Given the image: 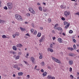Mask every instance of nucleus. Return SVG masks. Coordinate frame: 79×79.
<instances>
[{
    "label": "nucleus",
    "mask_w": 79,
    "mask_h": 79,
    "mask_svg": "<svg viewBox=\"0 0 79 79\" xmlns=\"http://www.w3.org/2000/svg\"><path fill=\"white\" fill-rule=\"evenodd\" d=\"M69 55L71 56H75V55H74V54L72 53H69Z\"/></svg>",
    "instance_id": "4468645a"
},
{
    "label": "nucleus",
    "mask_w": 79,
    "mask_h": 79,
    "mask_svg": "<svg viewBox=\"0 0 79 79\" xmlns=\"http://www.w3.org/2000/svg\"><path fill=\"white\" fill-rule=\"evenodd\" d=\"M48 52H53V49H51V48H48Z\"/></svg>",
    "instance_id": "9b49d317"
},
{
    "label": "nucleus",
    "mask_w": 79,
    "mask_h": 79,
    "mask_svg": "<svg viewBox=\"0 0 79 79\" xmlns=\"http://www.w3.org/2000/svg\"><path fill=\"white\" fill-rule=\"evenodd\" d=\"M62 20H63V21H64L65 20V19L64 17H62L61 18Z\"/></svg>",
    "instance_id": "4c0bfd02"
},
{
    "label": "nucleus",
    "mask_w": 79,
    "mask_h": 79,
    "mask_svg": "<svg viewBox=\"0 0 79 79\" xmlns=\"http://www.w3.org/2000/svg\"><path fill=\"white\" fill-rule=\"evenodd\" d=\"M41 64H42V65H44V62H41Z\"/></svg>",
    "instance_id": "5fc2aeb1"
},
{
    "label": "nucleus",
    "mask_w": 79,
    "mask_h": 79,
    "mask_svg": "<svg viewBox=\"0 0 79 79\" xmlns=\"http://www.w3.org/2000/svg\"><path fill=\"white\" fill-rule=\"evenodd\" d=\"M52 77H51V75H48V79H51Z\"/></svg>",
    "instance_id": "cd10ccee"
},
{
    "label": "nucleus",
    "mask_w": 79,
    "mask_h": 79,
    "mask_svg": "<svg viewBox=\"0 0 79 79\" xmlns=\"http://www.w3.org/2000/svg\"><path fill=\"white\" fill-rule=\"evenodd\" d=\"M41 72H42V73H44V69H41Z\"/></svg>",
    "instance_id": "a18cd8bd"
},
{
    "label": "nucleus",
    "mask_w": 79,
    "mask_h": 79,
    "mask_svg": "<svg viewBox=\"0 0 79 79\" xmlns=\"http://www.w3.org/2000/svg\"><path fill=\"white\" fill-rule=\"evenodd\" d=\"M47 73L46 72H44L43 74V76H45L47 75Z\"/></svg>",
    "instance_id": "2eb2a0df"
},
{
    "label": "nucleus",
    "mask_w": 79,
    "mask_h": 79,
    "mask_svg": "<svg viewBox=\"0 0 79 79\" xmlns=\"http://www.w3.org/2000/svg\"><path fill=\"white\" fill-rule=\"evenodd\" d=\"M25 24H28V22H25Z\"/></svg>",
    "instance_id": "69168bd1"
},
{
    "label": "nucleus",
    "mask_w": 79,
    "mask_h": 79,
    "mask_svg": "<svg viewBox=\"0 0 79 79\" xmlns=\"http://www.w3.org/2000/svg\"><path fill=\"white\" fill-rule=\"evenodd\" d=\"M41 36V33H39L37 35V37H40Z\"/></svg>",
    "instance_id": "412c9836"
},
{
    "label": "nucleus",
    "mask_w": 79,
    "mask_h": 79,
    "mask_svg": "<svg viewBox=\"0 0 79 79\" xmlns=\"http://www.w3.org/2000/svg\"><path fill=\"white\" fill-rule=\"evenodd\" d=\"M37 31H34V34L35 35H36V34H37Z\"/></svg>",
    "instance_id": "bb28decb"
},
{
    "label": "nucleus",
    "mask_w": 79,
    "mask_h": 79,
    "mask_svg": "<svg viewBox=\"0 0 79 79\" xmlns=\"http://www.w3.org/2000/svg\"><path fill=\"white\" fill-rule=\"evenodd\" d=\"M15 36H16V35H15V34H14V35H13V37L14 38H15Z\"/></svg>",
    "instance_id": "c03bdc74"
},
{
    "label": "nucleus",
    "mask_w": 79,
    "mask_h": 79,
    "mask_svg": "<svg viewBox=\"0 0 79 79\" xmlns=\"http://www.w3.org/2000/svg\"><path fill=\"white\" fill-rule=\"evenodd\" d=\"M15 17L18 21H23V18L21 15L18 14H16L15 15Z\"/></svg>",
    "instance_id": "f257e3e1"
},
{
    "label": "nucleus",
    "mask_w": 79,
    "mask_h": 79,
    "mask_svg": "<svg viewBox=\"0 0 79 79\" xmlns=\"http://www.w3.org/2000/svg\"><path fill=\"white\" fill-rule=\"evenodd\" d=\"M26 16H30V13H27V14H26Z\"/></svg>",
    "instance_id": "c756f323"
},
{
    "label": "nucleus",
    "mask_w": 79,
    "mask_h": 79,
    "mask_svg": "<svg viewBox=\"0 0 79 79\" xmlns=\"http://www.w3.org/2000/svg\"><path fill=\"white\" fill-rule=\"evenodd\" d=\"M48 21H50H50H51V19H49L48 20Z\"/></svg>",
    "instance_id": "052dcab7"
},
{
    "label": "nucleus",
    "mask_w": 79,
    "mask_h": 79,
    "mask_svg": "<svg viewBox=\"0 0 79 79\" xmlns=\"http://www.w3.org/2000/svg\"><path fill=\"white\" fill-rule=\"evenodd\" d=\"M69 63L70 65H72V64H73V61L72 60H69Z\"/></svg>",
    "instance_id": "0eeeda50"
},
{
    "label": "nucleus",
    "mask_w": 79,
    "mask_h": 79,
    "mask_svg": "<svg viewBox=\"0 0 79 79\" xmlns=\"http://www.w3.org/2000/svg\"><path fill=\"white\" fill-rule=\"evenodd\" d=\"M43 11L44 12H46V11H47V9H43Z\"/></svg>",
    "instance_id": "37998d69"
},
{
    "label": "nucleus",
    "mask_w": 79,
    "mask_h": 79,
    "mask_svg": "<svg viewBox=\"0 0 79 79\" xmlns=\"http://www.w3.org/2000/svg\"><path fill=\"white\" fill-rule=\"evenodd\" d=\"M31 12V13H32V14H33V15H35V11H34V10H32Z\"/></svg>",
    "instance_id": "5701e85b"
},
{
    "label": "nucleus",
    "mask_w": 79,
    "mask_h": 79,
    "mask_svg": "<svg viewBox=\"0 0 79 79\" xmlns=\"http://www.w3.org/2000/svg\"><path fill=\"white\" fill-rule=\"evenodd\" d=\"M22 54V53L21 52H19V55H21Z\"/></svg>",
    "instance_id": "13d9d810"
},
{
    "label": "nucleus",
    "mask_w": 79,
    "mask_h": 79,
    "mask_svg": "<svg viewBox=\"0 0 79 79\" xmlns=\"http://www.w3.org/2000/svg\"><path fill=\"white\" fill-rule=\"evenodd\" d=\"M13 48L14 50H16V47L14 46L13 47Z\"/></svg>",
    "instance_id": "a878e982"
},
{
    "label": "nucleus",
    "mask_w": 79,
    "mask_h": 79,
    "mask_svg": "<svg viewBox=\"0 0 79 79\" xmlns=\"http://www.w3.org/2000/svg\"><path fill=\"white\" fill-rule=\"evenodd\" d=\"M19 58V55H18L16 56V60H18Z\"/></svg>",
    "instance_id": "393cba45"
},
{
    "label": "nucleus",
    "mask_w": 79,
    "mask_h": 79,
    "mask_svg": "<svg viewBox=\"0 0 79 79\" xmlns=\"http://www.w3.org/2000/svg\"><path fill=\"white\" fill-rule=\"evenodd\" d=\"M24 61L26 64H27V65H29V64H28L27 62L25 61Z\"/></svg>",
    "instance_id": "473e14b6"
},
{
    "label": "nucleus",
    "mask_w": 79,
    "mask_h": 79,
    "mask_svg": "<svg viewBox=\"0 0 79 79\" xmlns=\"http://www.w3.org/2000/svg\"><path fill=\"white\" fill-rule=\"evenodd\" d=\"M40 29L41 30H43V27H40Z\"/></svg>",
    "instance_id": "4d7b16f0"
},
{
    "label": "nucleus",
    "mask_w": 79,
    "mask_h": 79,
    "mask_svg": "<svg viewBox=\"0 0 79 79\" xmlns=\"http://www.w3.org/2000/svg\"><path fill=\"white\" fill-rule=\"evenodd\" d=\"M58 40L59 43H62V41L61 40V39L60 38H59L58 39Z\"/></svg>",
    "instance_id": "1a4fd4ad"
},
{
    "label": "nucleus",
    "mask_w": 79,
    "mask_h": 79,
    "mask_svg": "<svg viewBox=\"0 0 79 79\" xmlns=\"http://www.w3.org/2000/svg\"><path fill=\"white\" fill-rule=\"evenodd\" d=\"M31 59L32 63H33V64H34V63H35V61H34L35 58L33 57H31Z\"/></svg>",
    "instance_id": "423d86ee"
},
{
    "label": "nucleus",
    "mask_w": 79,
    "mask_h": 79,
    "mask_svg": "<svg viewBox=\"0 0 79 79\" xmlns=\"http://www.w3.org/2000/svg\"><path fill=\"white\" fill-rule=\"evenodd\" d=\"M17 69V70H19L20 69V68H18V67Z\"/></svg>",
    "instance_id": "680f3d73"
},
{
    "label": "nucleus",
    "mask_w": 79,
    "mask_h": 79,
    "mask_svg": "<svg viewBox=\"0 0 79 79\" xmlns=\"http://www.w3.org/2000/svg\"><path fill=\"white\" fill-rule=\"evenodd\" d=\"M52 59L54 61H56V63H61V62L59 60L55 58V57H52Z\"/></svg>",
    "instance_id": "7ed1b4c3"
},
{
    "label": "nucleus",
    "mask_w": 79,
    "mask_h": 79,
    "mask_svg": "<svg viewBox=\"0 0 79 79\" xmlns=\"http://www.w3.org/2000/svg\"><path fill=\"white\" fill-rule=\"evenodd\" d=\"M15 35L16 36H19V32H16L15 33Z\"/></svg>",
    "instance_id": "6ab92c4d"
},
{
    "label": "nucleus",
    "mask_w": 79,
    "mask_h": 79,
    "mask_svg": "<svg viewBox=\"0 0 79 79\" xmlns=\"http://www.w3.org/2000/svg\"><path fill=\"white\" fill-rule=\"evenodd\" d=\"M70 50L71 51H73V50H74V49L72 48H70Z\"/></svg>",
    "instance_id": "79ce46f5"
},
{
    "label": "nucleus",
    "mask_w": 79,
    "mask_h": 79,
    "mask_svg": "<svg viewBox=\"0 0 79 79\" xmlns=\"http://www.w3.org/2000/svg\"><path fill=\"white\" fill-rule=\"evenodd\" d=\"M57 30H58V31H63V29H62V28H61L60 27H58L57 28Z\"/></svg>",
    "instance_id": "a211bd4d"
},
{
    "label": "nucleus",
    "mask_w": 79,
    "mask_h": 79,
    "mask_svg": "<svg viewBox=\"0 0 79 79\" xmlns=\"http://www.w3.org/2000/svg\"><path fill=\"white\" fill-rule=\"evenodd\" d=\"M62 34L63 35H64V36H65V35H66L65 34V33H63Z\"/></svg>",
    "instance_id": "864d4df0"
},
{
    "label": "nucleus",
    "mask_w": 79,
    "mask_h": 79,
    "mask_svg": "<svg viewBox=\"0 0 79 79\" xmlns=\"http://www.w3.org/2000/svg\"><path fill=\"white\" fill-rule=\"evenodd\" d=\"M58 26V24H56L55 25L54 27L55 29H58V27H57V26Z\"/></svg>",
    "instance_id": "ddd939ff"
},
{
    "label": "nucleus",
    "mask_w": 79,
    "mask_h": 79,
    "mask_svg": "<svg viewBox=\"0 0 79 79\" xmlns=\"http://www.w3.org/2000/svg\"><path fill=\"white\" fill-rule=\"evenodd\" d=\"M23 72H19L18 73V76H23Z\"/></svg>",
    "instance_id": "f8f14e48"
},
{
    "label": "nucleus",
    "mask_w": 79,
    "mask_h": 79,
    "mask_svg": "<svg viewBox=\"0 0 79 79\" xmlns=\"http://www.w3.org/2000/svg\"><path fill=\"white\" fill-rule=\"evenodd\" d=\"M37 68V66L36 65H35V67L34 68V69H36Z\"/></svg>",
    "instance_id": "e2e57ef3"
},
{
    "label": "nucleus",
    "mask_w": 79,
    "mask_h": 79,
    "mask_svg": "<svg viewBox=\"0 0 79 79\" xmlns=\"http://www.w3.org/2000/svg\"><path fill=\"white\" fill-rule=\"evenodd\" d=\"M55 39H56V38L55 37H54L52 38V39L53 40H55Z\"/></svg>",
    "instance_id": "603ef678"
},
{
    "label": "nucleus",
    "mask_w": 79,
    "mask_h": 79,
    "mask_svg": "<svg viewBox=\"0 0 79 79\" xmlns=\"http://www.w3.org/2000/svg\"><path fill=\"white\" fill-rule=\"evenodd\" d=\"M53 46V45L52 44H51L50 45V48H52V46Z\"/></svg>",
    "instance_id": "a19ab883"
},
{
    "label": "nucleus",
    "mask_w": 79,
    "mask_h": 79,
    "mask_svg": "<svg viewBox=\"0 0 79 79\" xmlns=\"http://www.w3.org/2000/svg\"><path fill=\"white\" fill-rule=\"evenodd\" d=\"M48 68L49 69H51V67L49 66H48Z\"/></svg>",
    "instance_id": "8fccbe9b"
},
{
    "label": "nucleus",
    "mask_w": 79,
    "mask_h": 79,
    "mask_svg": "<svg viewBox=\"0 0 79 79\" xmlns=\"http://www.w3.org/2000/svg\"><path fill=\"white\" fill-rule=\"evenodd\" d=\"M25 35H27V36H30V35H29V34L28 33L26 34Z\"/></svg>",
    "instance_id": "de8ad7c7"
},
{
    "label": "nucleus",
    "mask_w": 79,
    "mask_h": 79,
    "mask_svg": "<svg viewBox=\"0 0 79 79\" xmlns=\"http://www.w3.org/2000/svg\"><path fill=\"white\" fill-rule=\"evenodd\" d=\"M72 68H71V67H70V72H71V71H72Z\"/></svg>",
    "instance_id": "ea45409f"
},
{
    "label": "nucleus",
    "mask_w": 79,
    "mask_h": 79,
    "mask_svg": "<svg viewBox=\"0 0 79 79\" xmlns=\"http://www.w3.org/2000/svg\"><path fill=\"white\" fill-rule=\"evenodd\" d=\"M44 40H45V36H43L40 40V42H44Z\"/></svg>",
    "instance_id": "39448f33"
},
{
    "label": "nucleus",
    "mask_w": 79,
    "mask_h": 79,
    "mask_svg": "<svg viewBox=\"0 0 79 79\" xmlns=\"http://www.w3.org/2000/svg\"><path fill=\"white\" fill-rule=\"evenodd\" d=\"M39 54L40 56H39L40 59H42L43 56H42V53H39Z\"/></svg>",
    "instance_id": "6e6552de"
},
{
    "label": "nucleus",
    "mask_w": 79,
    "mask_h": 79,
    "mask_svg": "<svg viewBox=\"0 0 79 79\" xmlns=\"http://www.w3.org/2000/svg\"><path fill=\"white\" fill-rule=\"evenodd\" d=\"M17 47L21 48L23 47V45L21 44H19L17 45Z\"/></svg>",
    "instance_id": "9d476101"
},
{
    "label": "nucleus",
    "mask_w": 79,
    "mask_h": 79,
    "mask_svg": "<svg viewBox=\"0 0 79 79\" xmlns=\"http://www.w3.org/2000/svg\"><path fill=\"white\" fill-rule=\"evenodd\" d=\"M69 25H70V23H68V24L66 26L67 27H69Z\"/></svg>",
    "instance_id": "f704fd0d"
},
{
    "label": "nucleus",
    "mask_w": 79,
    "mask_h": 79,
    "mask_svg": "<svg viewBox=\"0 0 79 79\" xmlns=\"http://www.w3.org/2000/svg\"><path fill=\"white\" fill-rule=\"evenodd\" d=\"M60 8L61 9H64L65 8V6L64 5H61L60 6Z\"/></svg>",
    "instance_id": "f3484780"
},
{
    "label": "nucleus",
    "mask_w": 79,
    "mask_h": 79,
    "mask_svg": "<svg viewBox=\"0 0 79 79\" xmlns=\"http://www.w3.org/2000/svg\"><path fill=\"white\" fill-rule=\"evenodd\" d=\"M73 46L74 50H76L77 48H76V45L74 44Z\"/></svg>",
    "instance_id": "4be33fe9"
},
{
    "label": "nucleus",
    "mask_w": 79,
    "mask_h": 79,
    "mask_svg": "<svg viewBox=\"0 0 79 79\" xmlns=\"http://www.w3.org/2000/svg\"><path fill=\"white\" fill-rule=\"evenodd\" d=\"M39 9L40 11H42V8L41 7H39Z\"/></svg>",
    "instance_id": "7c9ffc66"
},
{
    "label": "nucleus",
    "mask_w": 79,
    "mask_h": 79,
    "mask_svg": "<svg viewBox=\"0 0 79 79\" xmlns=\"http://www.w3.org/2000/svg\"><path fill=\"white\" fill-rule=\"evenodd\" d=\"M31 32H34V29H31Z\"/></svg>",
    "instance_id": "49530a36"
},
{
    "label": "nucleus",
    "mask_w": 79,
    "mask_h": 79,
    "mask_svg": "<svg viewBox=\"0 0 79 79\" xmlns=\"http://www.w3.org/2000/svg\"><path fill=\"white\" fill-rule=\"evenodd\" d=\"M70 76L72 77L71 78L72 79H73V78H74V77H73V75H70Z\"/></svg>",
    "instance_id": "09e8293b"
},
{
    "label": "nucleus",
    "mask_w": 79,
    "mask_h": 79,
    "mask_svg": "<svg viewBox=\"0 0 79 79\" xmlns=\"http://www.w3.org/2000/svg\"><path fill=\"white\" fill-rule=\"evenodd\" d=\"M73 42L76 43V39H74L73 40Z\"/></svg>",
    "instance_id": "58836bf2"
},
{
    "label": "nucleus",
    "mask_w": 79,
    "mask_h": 79,
    "mask_svg": "<svg viewBox=\"0 0 79 79\" xmlns=\"http://www.w3.org/2000/svg\"><path fill=\"white\" fill-rule=\"evenodd\" d=\"M14 68H15L17 69V68H18V65L17 64H16L14 65Z\"/></svg>",
    "instance_id": "dca6fc26"
},
{
    "label": "nucleus",
    "mask_w": 79,
    "mask_h": 79,
    "mask_svg": "<svg viewBox=\"0 0 79 79\" xmlns=\"http://www.w3.org/2000/svg\"><path fill=\"white\" fill-rule=\"evenodd\" d=\"M33 9H32V8H30L29 9V10L30 11V12H31V11H32L33 10Z\"/></svg>",
    "instance_id": "aec40b11"
},
{
    "label": "nucleus",
    "mask_w": 79,
    "mask_h": 79,
    "mask_svg": "<svg viewBox=\"0 0 79 79\" xmlns=\"http://www.w3.org/2000/svg\"><path fill=\"white\" fill-rule=\"evenodd\" d=\"M8 8L10 10H11L13 8V4L11 3H8L7 4Z\"/></svg>",
    "instance_id": "f03ea898"
},
{
    "label": "nucleus",
    "mask_w": 79,
    "mask_h": 79,
    "mask_svg": "<svg viewBox=\"0 0 79 79\" xmlns=\"http://www.w3.org/2000/svg\"><path fill=\"white\" fill-rule=\"evenodd\" d=\"M73 32V31L72 30H70L69 31V33L70 34H72Z\"/></svg>",
    "instance_id": "2f4dec72"
},
{
    "label": "nucleus",
    "mask_w": 79,
    "mask_h": 79,
    "mask_svg": "<svg viewBox=\"0 0 79 79\" xmlns=\"http://www.w3.org/2000/svg\"><path fill=\"white\" fill-rule=\"evenodd\" d=\"M51 79H55V78L54 77H51Z\"/></svg>",
    "instance_id": "3c124183"
},
{
    "label": "nucleus",
    "mask_w": 79,
    "mask_h": 79,
    "mask_svg": "<svg viewBox=\"0 0 79 79\" xmlns=\"http://www.w3.org/2000/svg\"><path fill=\"white\" fill-rule=\"evenodd\" d=\"M64 15L65 16L67 17L68 15H69V12L68 11H65L64 12Z\"/></svg>",
    "instance_id": "20e7f679"
},
{
    "label": "nucleus",
    "mask_w": 79,
    "mask_h": 79,
    "mask_svg": "<svg viewBox=\"0 0 79 79\" xmlns=\"http://www.w3.org/2000/svg\"><path fill=\"white\" fill-rule=\"evenodd\" d=\"M77 52H78V53H79V49L77 50Z\"/></svg>",
    "instance_id": "774afa93"
},
{
    "label": "nucleus",
    "mask_w": 79,
    "mask_h": 79,
    "mask_svg": "<svg viewBox=\"0 0 79 79\" xmlns=\"http://www.w3.org/2000/svg\"><path fill=\"white\" fill-rule=\"evenodd\" d=\"M2 38L3 39H5L6 38V36L5 35H3L2 36Z\"/></svg>",
    "instance_id": "b1692460"
},
{
    "label": "nucleus",
    "mask_w": 79,
    "mask_h": 79,
    "mask_svg": "<svg viewBox=\"0 0 79 79\" xmlns=\"http://www.w3.org/2000/svg\"><path fill=\"white\" fill-rule=\"evenodd\" d=\"M68 27H67L66 26L65 27V29H68Z\"/></svg>",
    "instance_id": "0e129e2a"
},
{
    "label": "nucleus",
    "mask_w": 79,
    "mask_h": 79,
    "mask_svg": "<svg viewBox=\"0 0 79 79\" xmlns=\"http://www.w3.org/2000/svg\"><path fill=\"white\" fill-rule=\"evenodd\" d=\"M66 59L67 60H69V58L68 57H66Z\"/></svg>",
    "instance_id": "338daca9"
},
{
    "label": "nucleus",
    "mask_w": 79,
    "mask_h": 79,
    "mask_svg": "<svg viewBox=\"0 0 79 79\" xmlns=\"http://www.w3.org/2000/svg\"><path fill=\"white\" fill-rule=\"evenodd\" d=\"M30 77V76H29V75H28L27 76V77H28V78H29V77Z\"/></svg>",
    "instance_id": "bf43d9fd"
},
{
    "label": "nucleus",
    "mask_w": 79,
    "mask_h": 79,
    "mask_svg": "<svg viewBox=\"0 0 79 79\" xmlns=\"http://www.w3.org/2000/svg\"><path fill=\"white\" fill-rule=\"evenodd\" d=\"M20 29L21 31H24V29L21 27H20Z\"/></svg>",
    "instance_id": "72a5a7b5"
},
{
    "label": "nucleus",
    "mask_w": 79,
    "mask_h": 79,
    "mask_svg": "<svg viewBox=\"0 0 79 79\" xmlns=\"http://www.w3.org/2000/svg\"><path fill=\"white\" fill-rule=\"evenodd\" d=\"M4 9L6 10H8V8H7L6 6H5L4 7Z\"/></svg>",
    "instance_id": "c85d7f7f"
},
{
    "label": "nucleus",
    "mask_w": 79,
    "mask_h": 79,
    "mask_svg": "<svg viewBox=\"0 0 79 79\" xmlns=\"http://www.w3.org/2000/svg\"><path fill=\"white\" fill-rule=\"evenodd\" d=\"M1 23H5V21L1 20Z\"/></svg>",
    "instance_id": "c9c22d12"
},
{
    "label": "nucleus",
    "mask_w": 79,
    "mask_h": 79,
    "mask_svg": "<svg viewBox=\"0 0 79 79\" xmlns=\"http://www.w3.org/2000/svg\"><path fill=\"white\" fill-rule=\"evenodd\" d=\"M12 53L14 54V55H15V54L16 53V52H13Z\"/></svg>",
    "instance_id": "6e6d98bb"
},
{
    "label": "nucleus",
    "mask_w": 79,
    "mask_h": 79,
    "mask_svg": "<svg viewBox=\"0 0 79 79\" xmlns=\"http://www.w3.org/2000/svg\"><path fill=\"white\" fill-rule=\"evenodd\" d=\"M67 24H68V23L66 22H65L64 23V25H66Z\"/></svg>",
    "instance_id": "e433bc0d"
}]
</instances>
